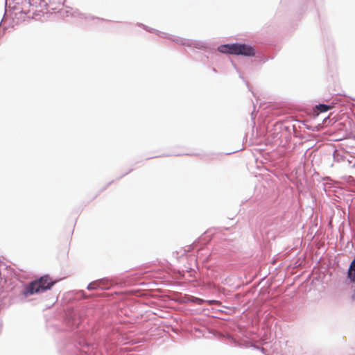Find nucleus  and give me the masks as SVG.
Instances as JSON below:
<instances>
[{
	"label": "nucleus",
	"instance_id": "6",
	"mask_svg": "<svg viewBox=\"0 0 355 355\" xmlns=\"http://www.w3.org/2000/svg\"><path fill=\"white\" fill-rule=\"evenodd\" d=\"M345 284H352V290L353 291V294L351 295V300L352 301H355V257L349 263V268L347 269Z\"/></svg>",
	"mask_w": 355,
	"mask_h": 355
},
{
	"label": "nucleus",
	"instance_id": "15",
	"mask_svg": "<svg viewBox=\"0 0 355 355\" xmlns=\"http://www.w3.org/2000/svg\"><path fill=\"white\" fill-rule=\"evenodd\" d=\"M213 259V257H212V255L211 254H209L208 256H207L206 257H205L202 260V263L203 264L209 268V266H206L207 263H208L209 261H211V260Z\"/></svg>",
	"mask_w": 355,
	"mask_h": 355
},
{
	"label": "nucleus",
	"instance_id": "16",
	"mask_svg": "<svg viewBox=\"0 0 355 355\" xmlns=\"http://www.w3.org/2000/svg\"><path fill=\"white\" fill-rule=\"evenodd\" d=\"M77 293L80 295L78 297L79 298H80V299L86 298L87 294L85 291H83V290L78 291L77 292Z\"/></svg>",
	"mask_w": 355,
	"mask_h": 355
},
{
	"label": "nucleus",
	"instance_id": "18",
	"mask_svg": "<svg viewBox=\"0 0 355 355\" xmlns=\"http://www.w3.org/2000/svg\"><path fill=\"white\" fill-rule=\"evenodd\" d=\"M113 182H114V180L109 182L105 187H103V188L101 189L99 193L107 189V187H109L110 185H111Z\"/></svg>",
	"mask_w": 355,
	"mask_h": 355
},
{
	"label": "nucleus",
	"instance_id": "23",
	"mask_svg": "<svg viewBox=\"0 0 355 355\" xmlns=\"http://www.w3.org/2000/svg\"><path fill=\"white\" fill-rule=\"evenodd\" d=\"M327 119H329V118L327 117V119H323V123H326V120H327Z\"/></svg>",
	"mask_w": 355,
	"mask_h": 355
},
{
	"label": "nucleus",
	"instance_id": "21",
	"mask_svg": "<svg viewBox=\"0 0 355 355\" xmlns=\"http://www.w3.org/2000/svg\"><path fill=\"white\" fill-rule=\"evenodd\" d=\"M232 66L234 67V69H236V71L240 73V71H239V69H238L237 66L234 64V62H232Z\"/></svg>",
	"mask_w": 355,
	"mask_h": 355
},
{
	"label": "nucleus",
	"instance_id": "27",
	"mask_svg": "<svg viewBox=\"0 0 355 355\" xmlns=\"http://www.w3.org/2000/svg\"><path fill=\"white\" fill-rule=\"evenodd\" d=\"M65 12H66V14L67 15V14H68V12H69V11H68V10H66V11H65Z\"/></svg>",
	"mask_w": 355,
	"mask_h": 355
},
{
	"label": "nucleus",
	"instance_id": "14",
	"mask_svg": "<svg viewBox=\"0 0 355 355\" xmlns=\"http://www.w3.org/2000/svg\"><path fill=\"white\" fill-rule=\"evenodd\" d=\"M195 331L196 332H198L199 334H202V336H205L206 332L208 334H211V330L205 327L202 328H195Z\"/></svg>",
	"mask_w": 355,
	"mask_h": 355
},
{
	"label": "nucleus",
	"instance_id": "25",
	"mask_svg": "<svg viewBox=\"0 0 355 355\" xmlns=\"http://www.w3.org/2000/svg\"><path fill=\"white\" fill-rule=\"evenodd\" d=\"M212 71L216 72V69L215 68H212Z\"/></svg>",
	"mask_w": 355,
	"mask_h": 355
},
{
	"label": "nucleus",
	"instance_id": "22",
	"mask_svg": "<svg viewBox=\"0 0 355 355\" xmlns=\"http://www.w3.org/2000/svg\"><path fill=\"white\" fill-rule=\"evenodd\" d=\"M206 302H209V303H211V302H215V300H207Z\"/></svg>",
	"mask_w": 355,
	"mask_h": 355
},
{
	"label": "nucleus",
	"instance_id": "24",
	"mask_svg": "<svg viewBox=\"0 0 355 355\" xmlns=\"http://www.w3.org/2000/svg\"><path fill=\"white\" fill-rule=\"evenodd\" d=\"M236 151H237V150H236ZM235 153V151H234V152L227 153H226V155H230V154H232V153Z\"/></svg>",
	"mask_w": 355,
	"mask_h": 355
},
{
	"label": "nucleus",
	"instance_id": "1",
	"mask_svg": "<svg viewBox=\"0 0 355 355\" xmlns=\"http://www.w3.org/2000/svg\"><path fill=\"white\" fill-rule=\"evenodd\" d=\"M96 320L92 326V335L97 347H103L107 352L112 349L119 342V333L112 325V320L105 312L95 316Z\"/></svg>",
	"mask_w": 355,
	"mask_h": 355
},
{
	"label": "nucleus",
	"instance_id": "29",
	"mask_svg": "<svg viewBox=\"0 0 355 355\" xmlns=\"http://www.w3.org/2000/svg\"><path fill=\"white\" fill-rule=\"evenodd\" d=\"M1 37V35L0 34V37Z\"/></svg>",
	"mask_w": 355,
	"mask_h": 355
},
{
	"label": "nucleus",
	"instance_id": "13",
	"mask_svg": "<svg viewBox=\"0 0 355 355\" xmlns=\"http://www.w3.org/2000/svg\"><path fill=\"white\" fill-rule=\"evenodd\" d=\"M28 2L30 6H40L41 2H44L45 0H25Z\"/></svg>",
	"mask_w": 355,
	"mask_h": 355
},
{
	"label": "nucleus",
	"instance_id": "4",
	"mask_svg": "<svg viewBox=\"0 0 355 355\" xmlns=\"http://www.w3.org/2000/svg\"><path fill=\"white\" fill-rule=\"evenodd\" d=\"M116 280L110 278V277H103L101 279H98L90 282L87 286V289L88 291L92 290H110L114 286L117 284Z\"/></svg>",
	"mask_w": 355,
	"mask_h": 355
},
{
	"label": "nucleus",
	"instance_id": "2",
	"mask_svg": "<svg viewBox=\"0 0 355 355\" xmlns=\"http://www.w3.org/2000/svg\"><path fill=\"white\" fill-rule=\"evenodd\" d=\"M234 55L243 57H254V61L259 64H263L269 60L273 59V56H268L266 51L255 45L245 42H235Z\"/></svg>",
	"mask_w": 355,
	"mask_h": 355
},
{
	"label": "nucleus",
	"instance_id": "26",
	"mask_svg": "<svg viewBox=\"0 0 355 355\" xmlns=\"http://www.w3.org/2000/svg\"><path fill=\"white\" fill-rule=\"evenodd\" d=\"M157 156H155V157H157ZM154 157H152V158H153ZM151 159V157H148L147 159Z\"/></svg>",
	"mask_w": 355,
	"mask_h": 355
},
{
	"label": "nucleus",
	"instance_id": "17",
	"mask_svg": "<svg viewBox=\"0 0 355 355\" xmlns=\"http://www.w3.org/2000/svg\"><path fill=\"white\" fill-rule=\"evenodd\" d=\"M256 116H257V114H255V107H254V110L251 113V119L253 121V123H255L254 120H255Z\"/></svg>",
	"mask_w": 355,
	"mask_h": 355
},
{
	"label": "nucleus",
	"instance_id": "8",
	"mask_svg": "<svg viewBox=\"0 0 355 355\" xmlns=\"http://www.w3.org/2000/svg\"><path fill=\"white\" fill-rule=\"evenodd\" d=\"M137 26H138L139 27H141L142 28H144L145 31L149 32V33H155L157 35L159 36V37H166L167 35V33H164V32H162L160 31H158V30H156L155 28H150L142 23H137Z\"/></svg>",
	"mask_w": 355,
	"mask_h": 355
},
{
	"label": "nucleus",
	"instance_id": "28",
	"mask_svg": "<svg viewBox=\"0 0 355 355\" xmlns=\"http://www.w3.org/2000/svg\"><path fill=\"white\" fill-rule=\"evenodd\" d=\"M352 166L355 168V163L352 165Z\"/></svg>",
	"mask_w": 355,
	"mask_h": 355
},
{
	"label": "nucleus",
	"instance_id": "3",
	"mask_svg": "<svg viewBox=\"0 0 355 355\" xmlns=\"http://www.w3.org/2000/svg\"><path fill=\"white\" fill-rule=\"evenodd\" d=\"M164 38H167L171 40L173 42H175L182 46H186L188 47H192L197 49L202 50L207 52H211L215 51L214 46H212L211 44L202 40H193L186 38H182L180 37H173L171 35L167 33L166 37H164Z\"/></svg>",
	"mask_w": 355,
	"mask_h": 355
},
{
	"label": "nucleus",
	"instance_id": "12",
	"mask_svg": "<svg viewBox=\"0 0 355 355\" xmlns=\"http://www.w3.org/2000/svg\"><path fill=\"white\" fill-rule=\"evenodd\" d=\"M315 108L321 113L327 112L331 110V106L329 104L318 103L315 105Z\"/></svg>",
	"mask_w": 355,
	"mask_h": 355
},
{
	"label": "nucleus",
	"instance_id": "20",
	"mask_svg": "<svg viewBox=\"0 0 355 355\" xmlns=\"http://www.w3.org/2000/svg\"><path fill=\"white\" fill-rule=\"evenodd\" d=\"M132 170H133L132 168H130L128 172H126V173H125L124 174H123L122 175H121V176L119 178H119H123V176H125V175H126L127 174H128L129 173H130Z\"/></svg>",
	"mask_w": 355,
	"mask_h": 355
},
{
	"label": "nucleus",
	"instance_id": "5",
	"mask_svg": "<svg viewBox=\"0 0 355 355\" xmlns=\"http://www.w3.org/2000/svg\"><path fill=\"white\" fill-rule=\"evenodd\" d=\"M295 128V127L294 125L291 126L290 125H286L282 122L278 121L274 125L275 132L272 134L273 138L280 139L284 135L286 138L288 137V135L291 138V129H293L294 131Z\"/></svg>",
	"mask_w": 355,
	"mask_h": 355
},
{
	"label": "nucleus",
	"instance_id": "11",
	"mask_svg": "<svg viewBox=\"0 0 355 355\" xmlns=\"http://www.w3.org/2000/svg\"><path fill=\"white\" fill-rule=\"evenodd\" d=\"M147 272H149V275H147L148 277L162 279L164 277L163 272L159 270H153Z\"/></svg>",
	"mask_w": 355,
	"mask_h": 355
},
{
	"label": "nucleus",
	"instance_id": "7",
	"mask_svg": "<svg viewBox=\"0 0 355 355\" xmlns=\"http://www.w3.org/2000/svg\"><path fill=\"white\" fill-rule=\"evenodd\" d=\"M216 50L220 53L234 55L235 42L220 44Z\"/></svg>",
	"mask_w": 355,
	"mask_h": 355
},
{
	"label": "nucleus",
	"instance_id": "19",
	"mask_svg": "<svg viewBox=\"0 0 355 355\" xmlns=\"http://www.w3.org/2000/svg\"><path fill=\"white\" fill-rule=\"evenodd\" d=\"M193 302H196L198 304H201L203 302H205V300L198 297H196Z\"/></svg>",
	"mask_w": 355,
	"mask_h": 355
},
{
	"label": "nucleus",
	"instance_id": "9",
	"mask_svg": "<svg viewBox=\"0 0 355 355\" xmlns=\"http://www.w3.org/2000/svg\"><path fill=\"white\" fill-rule=\"evenodd\" d=\"M238 345H239L240 347H253L254 349L259 350L263 354H266L268 353L267 349H266L263 347H260V346L254 345L250 340H244L243 343H239Z\"/></svg>",
	"mask_w": 355,
	"mask_h": 355
},
{
	"label": "nucleus",
	"instance_id": "10",
	"mask_svg": "<svg viewBox=\"0 0 355 355\" xmlns=\"http://www.w3.org/2000/svg\"><path fill=\"white\" fill-rule=\"evenodd\" d=\"M79 17L80 19H87V20L97 19V20L102 21H110V20H108V19L101 18L99 17H96V16L91 15H87L85 13H80L79 15Z\"/></svg>",
	"mask_w": 355,
	"mask_h": 355
}]
</instances>
